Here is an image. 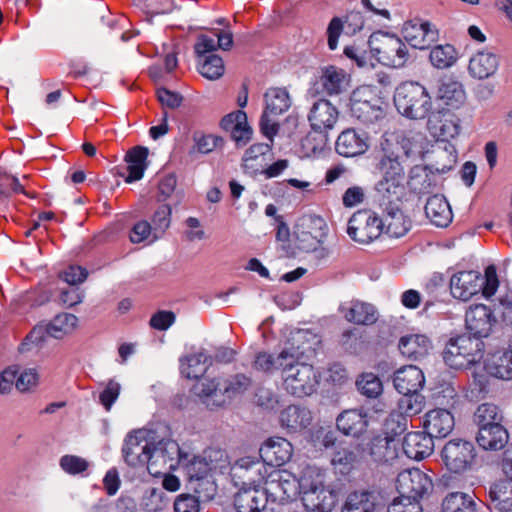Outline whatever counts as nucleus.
Masks as SVG:
<instances>
[{
    "label": "nucleus",
    "instance_id": "f257e3e1",
    "mask_svg": "<svg viewBox=\"0 0 512 512\" xmlns=\"http://www.w3.org/2000/svg\"><path fill=\"white\" fill-rule=\"evenodd\" d=\"M299 347L284 348L277 354L258 353L254 368L260 372L280 371L283 388L291 395L304 397L314 392L318 379L314 367L301 360Z\"/></svg>",
    "mask_w": 512,
    "mask_h": 512
},
{
    "label": "nucleus",
    "instance_id": "f03ea898",
    "mask_svg": "<svg viewBox=\"0 0 512 512\" xmlns=\"http://www.w3.org/2000/svg\"><path fill=\"white\" fill-rule=\"evenodd\" d=\"M195 493L212 498L215 484L208 476L211 472L224 473L229 468L228 456L223 450L209 449L203 456L184 451L179 464Z\"/></svg>",
    "mask_w": 512,
    "mask_h": 512
},
{
    "label": "nucleus",
    "instance_id": "7ed1b4c3",
    "mask_svg": "<svg viewBox=\"0 0 512 512\" xmlns=\"http://www.w3.org/2000/svg\"><path fill=\"white\" fill-rule=\"evenodd\" d=\"M302 501L310 512H330L336 504V493L325 485L324 472L315 466L303 469L299 479Z\"/></svg>",
    "mask_w": 512,
    "mask_h": 512
},
{
    "label": "nucleus",
    "instance_id": "20e7f679",
    "mask_svg": "<svg viewBox=\"0 0 512 512\" xmlns=\"http://www.w3.org/2000/svg\"><path fill=\"white\" fill-rule=\"evenodd\" d=\"M406 162L405 159L378 155L377 169L381 179L376 184V191L381 199L391 202L405 198Z\"/></svg>",
    "mask_w": 512,
    "mask_h": 512
},
{
    "label": "nucleus",
    "instance_id": "39448f33",
    "mask_svg": "<svg viewBox=\"0 0 512 512\" xmlns=\"http://www.w3.org/2000/svg\"><path fill=\"white\" fill-rule=\"evenodd\" d=\"M394 103L401 115L412 120L429 117L432 110V98L427 89L418 82H404L399 85L394 94Z\"/></svg>",
    "mask_w": 512,
    "mask_h": 512
},
{
    "label": "nucleus",
    "instance_id": "423d86ee",
    "mask_svg": "<svg viewBox=\"0 0 512 512\" xmlns=\"http://www.w3.org/2000/svg\"><path fill=\"white\" fill-rule=\"evenodd\" d=\"M424 137L421 133L405 128L389 129L379 143V154L408 160L420 154Z\"/></svg>",
    "mask_w": 512,
    "mask_h": 512
},
{
    "label": "nucleus",
    "instance_id": "0eeeda50",
    "mask_svg": "<svg viewBox=\"0 0 512 512\" xmlns=\"http://www.w3.org/2000/svg\"><path fill=\"white\" fill-rule=\"evenodd\" d=\"M371 55L382 65L400 68L409 59L406 44L395 34L375 32L368 40Z\"/></svg>",
    "mask_w": 512,
    "mask_h": 512
},
{
    "label": "nucleus",
    "instance_id": "6e6552de",
    "mask_svg": "<svg viewBox=\"0 0 512 512\" xmlns=\"http://www.w3.org/2000/svg\"><path fill=\"white\" fill-rule=\"evenodd\" d=\"M483 354L484 343L481 339L461 335L449 340L443 352V359L451 368L463 369L478 363Z\"/></svg>",
    "mask_w": 512,
    "mask_h": 512
},
{
    "label": "nucleus",
    "instance_id": "1a4fd4ad",
    "mask_svg": "<svg viewBox=\"0 0 512 512\" xmlns=\"http://www.w3.org/2000/svg\"><path fill=\"white\" fill-rule=\"evenodd\" d=\"M265 109L260 120V129L270 141L278 133L276 117L287 112L292 106V98L286 88H269L264 94Z\"/></svg>",
    "mask_w": 512,
    "mask_h": 512
},
{
    "label": "nucleus",
    "instance_id": "9d476101",
    "mask_svg": "<svg viewBox=\"0 0 512 512\" xmlns=\"http://www.w3.org/2000/svg\"><path fill=\"white\" fill-rule=\"evenodd\" d=\"M263 491L273 502H284L296 497L299 492V480L285 469L267 468L261 483Z\"/></svg>",
    "mask_w": 512,
    "mask_h": 512
},
{
    "label": "nucleus",
    "instance_id": "9b49d317",
    "mask_svg": "<svg viewBox=\"0 0 512 512\" xmlns=\"http://www.w3.org/2000/svg\"><path fill=\"white\" fill-rule=\"evenodd\" d=\"M182 452L179 444L172 439H162L156 444L152 443L146 467L148 472L158 477L166 471L178 469Z\"/></svg>",
    "mask_w": 512,
    "mask_h": 512
},
{
    "label": "nucleus",
    "instance_id": "f8f14e48",
    "mask_svg": "<svg viewBox=\"0 0 512 512\" xmlns=\"http://www.w3.org/2000/svg\"><path fill=\"white\" fill-rule=\"evenodd\" d=\"M350 110L364 124H372L384 117L382 101L369 86L355 89L350 99Z\"/></svg>",
    "mask_w": 512,
    "mask_h": 512
},
{
    "label": "nucleus",
    "instance_id": "ddd939ff",
    "mask_svg": "<svg viewBox=\"0 0 512 512\" xmlns=\"http://www.w3.org/2000/svg\"><path fill=\"white\" fill-rule=\"evenodd\" d=\"M382 231V219L368 209L353 213L347 225L348 236L359 244L371 243L381 235Z\"/></svg>",
    "mask_w": 512,
    "mask_h": 512
},
{
    "label": "nucleus",
    "instance_id": "4468645a",
    "mask_svg": "<svg viewBox=\"0 0 512 512\" xmlns=\"http://www.w3.org/2000/svg\"><path fill=\"white\" fill-rule=\"evenodd\" d=\"M395 487L399 493L398 497L420 502L421 499L432 492L433 482L425 472L418 468H412L403 470L398 474Z\"/></svg>",
    "mask_w": 512,
    "mask_h": 512
},
{
    "label": "nucleus",
    "instance_id": "2eb2a0df",
    "mask_svg": "<svg viewBox=\"0 0 512 512\" xmlns=\"http://www.w3.org/2000/svg\"><path fill=\"white\" fill-rule=\"evenodd\" d=\"M441 457L450 472L461 473L471 467L475 458V448L473 443L467 440L452 439L442 448Z\"/></svg>",
    "mask_w": 512,
    "mask_h": 512
},
{
    "label": "nucleus",
    "instance_id": "dca6fc26",
    "mask_svg": "<svg viewBox=\"0 0 512 512\" xmlns=\"http://www.w3.org/2000/svg\"><path fill=\"white\" fill-rule=\"evenodd\" d=\"M326 232L327 224L321 216L308 215L300 218L294 230L298 248L306 252L315 250Z\"/></svg>",
    "mask_w": 512,
    "mask_h": 512
},
{
    "label": "nucleus",
    "instance_id": "f3484780",
    "mask_svg": "<svg viewBox=\"0 0 512 512\" xmlns=\"http://www.w3.org/2000/svg\"><path fill=\"white\" fill-rule=\"evenodd\" d=\"M268 466L263 460L251 456L238 459L230 467V475L236 486H260Z\"/></svg>",
    "mask_w": 512,
    "mask_h": 512
},
{
    "label": "nucleus",
    "instance_id": "a211bd4d",
    "mask_svg": "<svg viewBox=\"0 0 512 512\" xmlns=\"http://www.w3.org/2000/svg\"><path fill=\"white\" fill-rule=\"evenodd\" d=\"M340 112L331 101L321 98L314 101L309 109L307 118L314 132L324 134L334 129Z\"/></svg>",
    "mask_w": 512,
    "mask_h": 512
},
{
    "label": "nucleus",
    "instance_id": "6ab92c4d",
    "mask_svg": "<svg viewBox=\"0 0 512 512\" xmlns=\"http://www.w3.org/2000/svg\"><path fill=\"white\" fill-rule=\"evenodd\" d=\"M148 435L149 432L147 430L140 429L126 437L123 454L128 465L132 467H147L152 446V443L148 440Z\"/></svg>",
    "mask_w": 512,
    "mask_h": 512
},
{
    "label": "nucleus",
    "instance_id": "aec40b11",
    "mask_svg": "<svg viewBox=\"0 0 512 512\" xmlns=\"http://www.w3.org/2000/svg\"><path fill=\"white\" fill-rule=\"evenodd\" d=\"M427 129L437 141L449 143L460 133V119L449 110L437 111L429 115Z\"/></svg>",
    "mask_w": 512,
    "mask_h": 512
},
{
    "label": "nucleus",
    "instance_id": "412c9836",
    "mask_svg": "<svg viewBox=\"0 0 512 512\" xmlns=\"http://www.w3.org/2000/svg\"><path fill=\"white\" fill-rule=\"evenodd\" d=\"M404 198L385 201L380 198L384 207V219H382L383 230L390 237L400 238L407 234L411 228V220L403 213L401 206Z\"/></svg>",
    "mask_w": 512,
    "mask_h": 512
},
{
    "label": "nucleus",
    "instance_id": "4be33fe9",
    "mask_svg": "<svg viewBox=\"0 0 512 512\" xmlns=\"http://www.w3.org/2000/svg\"><path fill=\"white\" fill-rule=\"evenodd\" d=\"M405 40L414 48L426 49L438 39V30L428 21L414 18L402 27Z\"/></svg>",
    "mask_w": 512,
    "mask_h": 512
},
{
    "label": "nucleus",
    "instance_id": "5701e85b",
    "mask_svg": "<svg viewBox=\"0 0 512 512\" xmlns=\"http://www.w3.org/2000/svg\"><path fill=\"white\" fill-rule=\"evenodd\" d=\"M422 427L432 438H445L453 431L455 418L449 409L433 408L424 414Z\"/></svg>",
    "mask_w": 512,
    "mask_h": 512
},
{
    "label": "nucleus",
    "instance_id": "b1692460",
    "mask_svg": "<svg viewBox=\"0 0 512 512\" xmlns=\"http://www.w3.org/2000/svg\"><path fill=\"white\" fill-rule=\"evenodd\" d=\"M339 311L347 322L359 326H371L379 318V312L373 304L357 299L343 303Z\"/></svg>",
    "mask_w": 512,
    "mask_h": 512
},
{
    "label": "nucleus",
    "instance_id": "393cba45",
    "mask_svg": "<svg viewBox=\"0 0 512 512\" xmlns=\"http://www.w3.org/2000/svg\"><path fill=\"white\" fill-rule=\"evenodd\" d=\"M292 444L283 437H271L261 446L259 453L264 464L269 467L282 466L293 455Z\"/></svg>",
    "mask_w": 512,
    "mask_h": 512
},
{
    "label": "nucleus",
    "instance_id": "a878e982",
    "mask_svg": "<svg viewBox=\"0 0 512 512\" xmlns=\"http://www.w3.org/2000/svg\"><path fill=\"white\" fill-rule=\"evenodd\" d=\"M483 286V278L476 271H461L450 279V290L453 297L467 301L479 293Z\"/></svg>",
    "mask_w": 512,
    "mask_h": 512
},
{
    "label": "nucleus",
    "instance_id": "bb28decb",
    "mask_svg": "<svg viewBox=\"0 0 512 512\" xmlns=\"http://www.w3.org/2000/svg\"><path fill=\"white\" fill-rule=\"evenodd\" d=\"M494 322L495 318L491 310L483 304L469 307L465 315L467 329L478 339L489 335Z\"/></svg>",
    "mask_w": 512,
    "mask_h": 512
},
{
    "label": "nucleus",
    "instance_id": "cd10ccee",
    "mask_svg": "<svg viewBox=\"0 0 512 512\" xmlns=\"http://www.w3.org/2000/svg\"><path fill=\"white\" fill-rule=\"evenodd\" d=\"M369 147L368 137L353 128L343 130L335 143L336 152L344 157H355L364 154Z\"/></svg>",
    "mask_w": 512,
    "mask_h": 512
},
{
    "label": "nucleus",
    "instance_id": "c85d7f7f",
    "mask_svg": "<svg viewBox=\"0 0 512 512\" xmlns=\"http://www.w3.org/2000/svg\"><path fill=\"white\" fill-rule=\"evenodd\" d=\"M365 456L377 464L392 463L398 457V445L394 438L375 436L366 444Z\"/></svg>",
    "mask_w": 512,
    "mask_h": 512
},
{
    "label": "nucleus",
    "instance_id": "c756f323",
    "mask_svg": "<svg viewBox=\"0 0 512 512\" xmlns=\"http://www.w3.org/2000/svg\"><path fill=\"white\" fill-rule=\"evenodd\" d=\"M393 384L401 394L419 392L425 385V376L419 367L406 365L395 371Z\"/></svg>",
    "mask_w": 512,
    "mask_h": 512
},
{
    "label": "nucleus",
    "instance_id": "7c9ffc66",
    "mask_svg": "<svg viewBox=\"0 0 512 512\" xmlns=\"http://www.w3.org/2000/svg\"><path fill=\"white\" fill-rule=\"evenodd\" d=\"M268 496L259 486H242L234 498L238 512H261L267 505Z\"/></svg>",
    "mask_w": 512,
    "mask_h": 512
},
{
    "label": "nucleus",
    "instance_id": "2f4dec72",
    "mask_svg": "<svg viewBox=\"0 0 512 512\" xmlns=\"http://www.w3.org/2000/svg\"><path fill=\"white\" fill-rule=\"evenodd\" d=\"M405 455L414 460H422L432 454L434 450L433 438L423 431L406 434L402 443Z\"/></svg>",
    "mask_w": 512,
    "mask_h": 512
},
{
    "label": "nucleus",
    "instance_id": "473e14b6",
    "mask_svg": "<svg viewBox=\"0 0 512 512\" xmlns=\"http://www.w3.org/2000/svg\"><path fill=\"white\" fill-rule=\"evenodd\" d=\"M337 428L346 436L359 437L368 428V413L364 409H349L337 417Z\"/></svg>",
    "mask_w": 512,
    "mask_h": 512
},
{
    "label": "nucleus",
    "instance_id": "72a5a7b5",
    "mask_svg": "<svg viewBox=\"0 0 512 512\" xmlns=\"http://www.w3.org/2000/svg\"><path fill=\"white\" fill-rule=\"evenodd\" d=\"M221 127L230 134L237 145H245L252 135L246 113L241 110L224 116L221 120Z\"/></svg>",
    "mask_w": 512,
    "mask_h": 512
},
{
    "label": "nucleus",
    "instance_id": "f704fd0d",
    "mask_svg": "<svg viewBox=\"0 0 512 512\" xmlns=\"http://www.w3.org/2000/svg\"><path fill=\"white\" fill-rule=\"evenodd\" d=\"M311 421V412L306 407L298 405L286 407L279 415L281 427L289 433H296L306 429L311 424Z\"/></svg>",
    "mask_w": 512,
    "mask_h": 512
},
{
    "label": "nucleus",
    "instance_id": "c9c22d12",
    "mask_svg": "<svg viewBox=\"0 0 512 512\" xmlns=\"http://www.w3.org/2000/svg\"><path fill=\"white\" fill-rule=\"evenodd\" d=\"M212 35L201 34L197 38L195 44V52L199 56H204L206 53L213 52L215 50H229L233 45V35L229 29L211 31Z\"/></svg>",
    "mask_w": 512,
    "mask_h": 512
},
{
    "label": "nucleus",
    "instance_id": "e433bc0d",
    "mask_svg": "<svg viewBox=\"0 0 512 512\" xmlns=\"http://www.w3.org/2000/svg\"><path fill=\"white\" fill-rule=\"evenodd\" d=\"M398 348L404 357L417 360L429 353L432 342L425 334H407L399 339Z\"/></svg>",
    "mask_w": 512,
    "mask_h": 512
},
{
    "label": "nucleus",
    "instance_id": "4c0bfd02",
    "mask_svg": "<svg viewBox=\"0 0 512 512\" xmlns=\"http://www.w3.org/2000/svg\"><path fill=\"white\" fill-rule=\"evenodd\" d=\"M499 66L498 57L489 51L474 54L468 65L469 74L476 79H487L495 74Z\"/></svg>",
    "mask_w": 512,
    "mask_h": 512
},
{
    "label": "nucleus",
    "instance_id": "58836bf2",
    "mask_svg": "<svg viewBox=\"0 0 512 512\" xmlns=\"http://www.w3.org/2000/svg\"><path fill=\"white\" fill-rule=\"evenodd\" d=\"M456 161V149L451 143L437 144L429 155V167L438 173H445L451 170Z\"/></svg>",
    "mask_w": 512,
    "mask_h": 512
},
{
    "label": "nucleus",
    "instance_id": "ea45409f",
    "mask_svg": "<svg viewBox=\"0 0 512 512\" xmlns=\"http://www.w3.org/2000/svg\"><path fill=\"white\" fill-rule=\"evenodd\" d=\"M425 213L427 218L438 227H447L453 217L450 205L442 195H433L427 200Z\"/></svg>",
    "mask_w": 512,
    "mask_h": 512
},
{
    "label": "nucleus",
    "instance_id": "a19ab883",
    "mask_svg": "<svg viewBox=\"0 0 512 512\" xmlns=\"http://www.w3.org/2000/svg\"><path fill=\"white\" fill-rule=\"evenodd\" d=\"M489 502L498 512H512V480H499L489 489Z\"/></svg>",
    "mask_w": 512,
    "mask_h": 512
},
{
    "label": "nucleus",
    "instance_id": "79ce46f5",
    "mask_svg": "<svg viewBox=\"0 0 512 512\" xmlns=\"http://www.w3.org/2000/svg\"><path fill=\"white\" fill-rule=\"evenodd\" d=\"M149 150L143 146H136L129 150L125 156L128 175L125 178L127 183L140 180L147 168V157Z\"/></svg>",
    "mask_w": 512,
    "mask_h": 512
},
{
    "label": "nucleus",
    "instance_id": "37998d69",
    "mask_svg": "<svg viewBox=\"0 0 512 512\" xmlns=\"http://www.w3.org/2000/svg\"><path fill=\"white\" fill-rule=\"evenodd\" d=\"M485 370L495 378L512 379V351H499L492 354L485 362Z\"/></svg>",
    "mask_w": 512,
    "mask_h": 512
},
{
    "label": "nucleus",
    "instance_id": "c03bdc74",
    "mask_svg": "<svg viewBox=\"0 0 512 512\" xmlns=\"http://www.w3.org/2000/svg\"><path fill=\"white\" fill-rule=\"evenodd\" d=\"M271 151L269 144L259 143L250 146L243 156V168L250 174H256L263 171L267 166V156Z\"/></svg>",
    "mask_w": 512,
    "mask_h": 512
},
{
    "label": "nucleus",
    "instance_id": "a18cd8bd",
    "mask_svg": "<svg viewBox=\"0 0 512 512\" xmlns=\"http://www.w3.org/2000/svg\"><path fill=\"white\" fill-rule=\"evenodd\" d=\"M320 83L326 94L338 95L346 90L349 84V77L343 69L329 66L323 70Z\"/></svg>",
    "mask_w": 512,
    "mask_h": 512
},
{
    "label": "nucleus",
    "instance_id": "49530a36",
    "mask_svg": "<svg viewBox=\"0 0 512 512\" xmlns=\"http://www.w3.org/2000/svg\"><path fill=\"white\" fill-rule=\"evenodd\" d=\"M219 386L221 383L218 380L203 379L194 386V392L207 407H219L225 403L224 391Z\"/></svg>",
    "mask_w": 512,
    "mask_h": 512
},
{
    "label": "nucleus",
    "instance_id": "de8ad7c7",
    "mask_svg": "<svg viewBox=\"0 0 512 512\" xmlns=\"http://www.w3.org/2000/svg\"><path fill=\"white\" fill-rule=\"evenodd\" d=\"M507 441V431L501 424L480 428L478 431L477 442L485 450L501 449Z\"/></svg>",
    "mask_w": 512,
    "mask_h": 512
},
{
    "label": "nucleus",
    "instance_id": "09e8293b",
    "mask_svg": "<svg viewBox=\"0 0 512 512\" xmlns=\"http://www.w3.org/2000/svg\"><path fill=\"white\" fill-rule=\"evenodd\" d=\"M442 512H478L475 496L465 492H451L442 501Z\"/></svg>",
    "mask_w": 512,
    "mask_h": 512
},
{
    "label": "nucleus",
    "instance_id": "8fccbe9b",
    "mask_svg": "<svg viewBox=\"0 0 512 512\" xmlns=\"http://www.w3.org/2000/svg\"><path fill=\"white\" fill-rule=\"evenodd\" d=\"M437 98L446 105L458 107L465 100V91L460 82L452 78H445L438 86Z\"/></svg>",
    "mask_w": 512,
    "mask_h": 512
},
{
    "label": "nucleus",
    "instance_id": "3c124183",
    "mask_svg": "<svg viewBox=\"0 0 512 512\" xmlns=\"http://www.w3.org/2000/svg\"><path fill=\"white\" fill-rule=\"evenodd\" d=\"M376 507V496L368 491L349 493L342 506V512H373Z\"/></svg>",
    "mask_w": 512,
    "mask_h": 512
},
{
    "label": "nucleus",
    "instance_id": "603ef678",
    "mask_svg": "<svg viewBox=\"0 0 512 512\" xmlns=\"http://www.w3.org/2000/svg\"><path fill=\"white\" fill-rule=\"evenodd\" d=\"M78 325V318L70 313H61L56 315L53 320L46 325L47 334L54 338H63L71 334Z\"/></svg>",
    "mask_w": 512,
    "mask_h": 512
},
{
    "label": "nucleus",
    "instance_id": "864d4df0",
    "mask_svg": "<svg viewBox=\"0 0 512 512\" xmlns=\"http://www.w3.org/2000/svg\"><path fill=\"white\" fill-rule=\"evenodd\" d=\"M365 458V450L361 445L338 447L333 454L331 462L334 466L349 468Z\"/></svg>",
    "mask_w": 512,
    "mask_h": 512
},
{
    "label": "nucleus",
    "instance_id": "5fc2aeb1",
    "mask_svg": "<svg viewBox=\"0 0 512 512\" xmlns=\"http://www.w3.org/2000/svg\"><path fill=\"white\" fill-rule=\"evenodd\" d=\"M425 397L419 392L403 394L397 402V411L407 419L421 413L425 407Z\"/></svg>",
    "mask_w": 512,
    "mask_h": 512
},
{
    "label": "nucleus",
    "instance_id": "6e6d98bb",
    "mask_svg": "<svg viewBox=\"0 0 512 512\" xmlns=\"http://www.w3.org/2000/svg\"><path fill=\"white\" fill-rule=\"evenodd\" d=\"M207 356L203 352L193 353L180 360L181 373L189 379L198 378L206 371Z\"/></svg>",
    "mask_w": 512,
    "mask_h": 512
},
{
    "label": "nucleus",
    "instance_id": "4d7b16f0",
    "mask_svg": "<svg viewBox=\"0 0 512 512\" xmlns=\"http://www.w3.org/2000/svg\"><path fill=\"white\" fill-rule=\"evenodd\" d=\"M474 419L480 429L492 425H500L503 417L496 405L484 403L476 409Z\"/></svg>",
    "mask_w": 512,
    "mask_h": 512
},
{
    "label": "nucleus",
    "instance_id": "13d9d810",
    "mask_svg": "<svg viewBox=\"0 0 512 512\" xmlns=\"http://www.w3.org/2000/svg\"><path fill=\"white\" fill-rule=\"evenodd\" d=\"M407 184L417 194L428 193L432 187V182L426 168L419 165L414 166L410 170Z\"/></svg>",
    "mask_w": 512,
    "mask_h": 512
},
{
    "label": "nucleus",
    "instance_id": "bf43d9fd",
    "mask_svg": "<svg viewBox=\"0 0 512 512\" xmlns=\"http://www.w3.org/2000/svg\"><path fill=\"white\" fill-rule=\"evenodd\" d=\"M429 58L434 67L444 69L456 62L457 53L451 45H438L431 50Z\"/></svg>",
    "mask_w": 512,
    "mask_h": 512
},
{
    "label": "nucleus",
    "instance_id": "052dcab7",
    "mask_svg": "<svg viewBox=\"0 0 512 512\" xmlns=\"http://www.w3.org/2000/svg\"><path fill=\"white\" fill-rule=\"evenodd\" d=\"M224 70L225 67L222 58L215 54L205 56L199 63L200 74L209 80L219 79L223 76Z\"/></svg>",
    "mask_w": 512,
    "mask_h": 512
},
{
    "label": "nucleus",
    "instance_id": "680f3d73",
    "mask_svg": "<svg viewBox=\"0 0 512 512\" xmlns=\"http://www.w3.org/2000/svg\"><path fill=\"white\" fill-rule=\"evenodd\" d=\"M356 385L361 394L369 397H378L383 390L381 380L373 373H364L356 381Z\"/></svg>",
    "mask_w": 512,
    "mask_h": 512
},
{
    "label": "nucleus",
    "instance_id": "e2e57ef3",
    "mask_svg": "<svg viewBox=\"0 0 512 512\" xmlns=\"http://www.w3.org/2000/svg\"><path fill=\"white\" fill-rule=\"evenodd\" d=\"M222 386L226 400L245 392L250 386V379L243 374H237L226 379Z\"/></svg>",
    "mask_w": 512,
    "mask_h": 512
},
{
    "label": "nucleus",
    "instance_id": "0e129e2a",
    "mask_svg": "<svg viewBox=\"0 0 512 512\" xmlns=\"http://www.w3.org/2000/svg\"><path fill=\"white\" fill-rule=\"evenodd\" d=\"M408 428V419L397 410L392 411L384 422V432L387 437L394 438Z\"/></svg>",
    "mask_w": 512,
    "mask_h": 512
},
{
    "label": "nucleus",
    "instance_id": "69168bd1",
    "mask_svg": "<svg viewBox=\"0 0 512 512\" xmlns=\"http://www.w3.org/2000/svg\"><path fill=\"white\" fill-rule=\"evenodd\" d=\"M166 505L167 497L160 489H151L143 498V506L147 512L162 511Z\"/></svg>",
    "mask_w": 512,
    "mask_h": 512
},
{
    "label": "nucleus",
    "instance_id": "338daca9",
    "mask_svg": "<svg viewBox=\"0 0 512 512\" xmlns=\"http://www.w3.org/2000/svg\"><path fill=\"white\" fill-rule=\"evenodd\" d=\"M120 390V384L114 379H110L105 383L104 389L99 395V402L107 412L111 410L112 405L118 399Z\"/></svg>",
    "mask_w": 512,
    "mask_h": 512
},
{
    "label": "nucleus",
    "instance_id": "774afa93",
    "mask_svg": "<svg viewBox=\"0 0 512 512\" xmlns=\"http://www.w3.org/2000/svg\"><path fill=\"white\" fill-rule=\"evenodd\" d=\"M388 512H423V508L417 500L396 497L388 506Z\"/></svg>",
    "mask_w": 512,
    "mask_h": 512
}]
</instances>
